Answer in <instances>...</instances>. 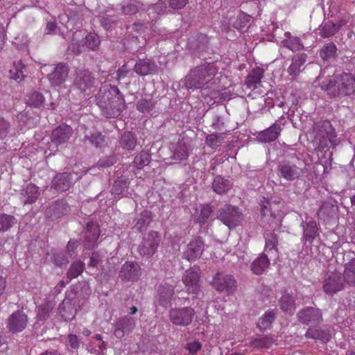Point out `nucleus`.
<instances>
[{
	"instance_id": "nucleus-1",
	"label": "nucleus",
	"mask_w": 355,
	"mask_h": 355,
	"mask_svg": "<svg viewBox=\"0 0 355 355\" xmlns=\"http://www.w3.org/2000/svg\"><path fill=\"white\" fill-rule=\"evenodd\" d=\"M96 101L107 118L118 117L126 108L124 97L119 88L110 85L100 87L96 96Z\"/></svg>"
},
{
	"instance_id": "nucleus-2",
	"label": "nucleus",
	"mask_w": 355,
	"mask_h": 355,
	"mask_svg": "<svg viewBox=\"0 0 355 355\" xmlns=\"http://www.w3.org/2000/svg\"><path fill=\"white\" fill-rule=\"evenodd\" d=\"M321 89L332 98L344 97L355 93V78L347 73L325 78L320 84Z\"/></svg>"
},
{
	"instance_id": "nucleus-3",
	"label": "nucleus",
	"mask_w": 355,
	"mask_h": 355,
	"mask_svg": "<svg viewBox=\"0 0 355 355\" xmlns=\"http://www.w3.org/2000/svg\"><path fill=\"white\" fill-rule=\"evenodd\" d=\"M217 69L214 63L205 62L191 69L184 77V86L187 89H201L215 76Z\"/></svg>"
},
{
	"instance_id": "nucleus-4",
	"label": "nucleus",
	"mask_w": 355,
	"mask_h": 355,
	"mask_svg": "<svg viewBox=\"0 0 355 355\" xmlns=\"http://www.w3.org/2000/svg\"><path fill=\"white\" fill-rule=\"evenodd\" d=\"M304 165L303 161L297 157L282 160L277 166V175L288 181H295L304 175L306 168Z\"/></svg>"
},
{
	"instance_id": "nucleus-5",
	"label": "nucleus",
	"mask_w": 355,
	"mask_h": 355,
	"mask_svg": "<svg viewBox=\"0 0 355 355\" xmlns=\"http://www.w3.org/2000/svg\"><path fill=\"white\" fill-rule=\"evenodd\" d=\"M98 80L89 69H78L74 74L73 86L84 96H89L96 87Z\"/></svg>"
},
{
	"instance_id": "nucleus-6",
	"label": "nucleus",
	"mask_w": 355,
	"mask_h": 355,
	"mask_svg": "<svg viewBox=\"0 0 355 355\" xmlns=\"http://www.w3.org/2000/svg\"><path fill=\"white\" fill-rule=\"evenodd\" d=\"M315 140L319 144H322L328 140L332 146L335 147L339 144L335 129L329 121H322L315 123L313 126Z\"/></svg>"
},
{
	"instance_id": "nucleus-7",
	"label": "nucleus",
	"mask_w": 355,
	"mask_h": 355,
	"mask_svg": "<svg viewBox=\"0 0 355 355\" xmlns=\"http://www.w3.org/2000/svg\"><path fill=\"white\" fill-rule=\"evenodd\" d=\"M195 315L191 307L173 308L169 311V320L176 326H187L190 324Z\"/></svg>"
},
{
	"instance_id": "nucleus-8",
	"label": "nucleus",
	"mask_w": 355,
	"mask_h": 355,
	"mask_svg": "<svg viewBox=\"0 0 355 355\" xmlns=\"http://www.w3.org/2000/svg\"><path fill=\"white\" fill-rule=\"evenodd\" d=\"M345 284L340 273L333 272L327 273L323 281V291L329 295H333L344 289Z\"/></svg>"
},
{
	"instance_id": "nucleus-9",
	"label": "nucleus",
	"mask_w": 355,
	"mask_h": 355,
	"mask_svg": "<svg viewBox=\"0 0 355 355\" xmlns=\"http://www.w3.org/2000/svg\"><path fill=\"white\" fill-rule=\"evenodd\" d=\"M211 284L217 291L225 292L228 295L236 287V282L232 275L220 272L216 274Z\"/></svg>"
},
{
	"instance_id": "nucleus-10",
	"label": "nucleus",
	"mask_w": 355,
	"mask_h": 355,
	"mask_svg": "<svg viewBox=\"0 0 355 355\" xmlns=\"http://www.w3.org/2000/svg\"><path fill=\"white\" fill-rule=\"evenodd\" d=\"M283 203L279 200H269L263 198L261 201V213L263 216H270L267 220L277 219L280 220L282 216Z\"/></svg>"
},
{
	"instance_id": "nucleus-11",
	"label": "nucleus",
	"mask_w": 355,
	"mask_h": 355,
	"mask_svg": "<svg viewBox=\"0 0 355 355\" xmlns=\"http://www.w3.org/2000/svg\"><path fill=\"white\" fill-rule=\"evenodd\" d=\"M217 218L222 222H240L243 215L238 207L225 205L218 210Z\"/></svg>"
},
{
	"instance_id": "nucleus-12",
	"label": "nucleus",
	"mask_w": 355,
	"mask_h": 355,
	"mask_svg": "<svg viewBox=\"0 0 355 355\" xmlns=\"http://www.w3.org/2000/svg\"><path fill=\"white\" fill-rule=\"evenodd\" d=\"M135 324V319L128 315L118 318L114 323V335L117 338H122L133 331Z\"/></svg>"
},
{
	"instance_id": "nucleus-13",
	"label": "nucleus",
	"mask_w": 355,
	"mask_h": 355,
	"mask_svg": "<svg viewBox=\"0 0 355 355\" xmlns=\"http://www.w3.org/2000/svg\"><path fill=\"white\" fill-rule=\"evenodd\" d=\"M160 239L157 232H150L139 247L141 255L150 257L155 253L159 244Z\"/></svg>"
},
{
	"instance_id": "nucleus-14",
	"label": "nucleus",
	"mask_w": 355,
	"mask_h": 355,
	"mask_svg": "<svg viewBox=\"0 0 355 355\" xmlns=\"http://www.w3.org/2000/svg\"><path fill=\"white\" fill-rule=\"evenodd\" d=\"M204 246V241L202 239L194 238L187 244L183 252V258L189 261L199 259L205 250Z\"/></svg>"
},
{
	"instance_id": "nucleus-15",
	"label": "nucleus",
	"mask_w": 355,
	"mask_h": 355,
	"mask_svg": "<svg viewBox=\"0 0 355 355\" xmlns=\"http://www.w3.org/2000/svg\"><path fill=\"white\" fill-rule=\"evenodd\" d=\"M297 316L299 321L305 324H318L322 320L320 310L315 307L304 308L297 313Z\"/></svg>"
},
{
	"instance_id": "nucleus-16",
	"label": "nucleus",
	"mask_w": 355,
	"mask_h": 355,
	"mask_svg": "<svg viewBox=\"0 0 355 355\" xmlns=\"http://www.w3.org/2000/svg\"><path fill=\"white\" fill-rule=\"evenodd\" d=\"M70 207L66 200L61 199L55 201L46 210L45 215L51 220H56L68 214Z\"/></svg>"
},
{
	"instance_id": "nucleus-17",
	"label": "nucleus",
	"mask_w": 355,
	"mask_h": 355,
	"mask_svg": "<svg viewBox=\"0 0 355 355\" xmlns=\"http://www.w3.org/2000/svg\"><path fill=\"white\" fill-rule=\"evenodd\" d=\"M182 282L189 294L197 295L200 289L199 284L200 274L193 269L187 270L182 276Z\"/></svg>"
},
{
	"instance_id": "nucleus-18",
	"label": "nucleus",
	"mask_w": 355,
	"mask_h": 355,
	"mask_svg": "<svg viewBox=\"0 0 355 355\" xmlns=\"http://www.w3.org/2000/svg\"><path fill=\"white\" fill-rule=\"evenodd\" d=\"M141 268L135 262H125L119 272V277L124 281L135 282L141 276Z\"/></svg>"
},
{
	"instance_id": "nucleus-19",
	"label": "nucleus",
	"mask_w": 355,
	"mask_h": 355,
	"mask_svg": "<svg viewBox=\"0 0 355 355\" xmlns=\"http://www.w3.org/2000/svg\"><path fill=\"white\" fill-rule=\"evenodd\" d=\"M69 67L67 63H58L53 71L48 74V79L52 85L58 86L62 84L68 77Z\"/></svg>"
},
{
	"instance_id": "nucleus-20",
	"label": "nucleus",
	"mask_w": 355,
	"mask_h": 355,
	"mask_svg": "<svg viewBox=\"0 0 355 355\" xmlns=\"http://www.w3.org/2000/svg\"><path fill=\"white\" fill-rule=\"evenodd\" d=\"M86 12L87 10L84 7L76 4L71 5L65 10L69 22L76 28L82 26Z\"/></svg>"
},
{
	"instance_id": "nucleus-21",
	"label": "nucleus",
	"mask_w": 355,
	"mask_h": 355,
	"mask_svg": "<svg viewBox=\"0 0 355 355\" xmlns=\"http://www.w3.org/2000/svg\"><path fill=\"white\" fill-rule=\"evenodd\" d=\"M73 184L71 175L68 173L58 174L52 180L51 187L46 188V191H51L53 189L58 192H64L69 189Z\"/></svg>"
},
{
	"instance_id": "nucleus-22",
	"label": "nucleus",
	"mask_w": 355,
	"mask_h": 355,
	"mask_svg": "<svg viewBox=\"0 0 355 355\" xmlns=\"http://www.w3.org/2000/svg\"><path fill=\"white\" fill-rule=\"evenodd\" d=\"M73 134L72 128L65 124L58 126L53 130L51 134V141L55 146L67 143Z\"/></svg>"
},
{
	"instance_id": "nucleus-23",
	"label": "nucleus",
	"mask_w": 355,
	"mask_h": 355,
	"mask_svg": "<svg viewBox=\"0 0 355 355\" xmlns=\"http://www.w3.org/2000/svg\"><path fill=\"white\" fill-rule=\"evenodd\" d=\"M281 132L280 124L275 122L269 128L258 132L257 139L261 143H270L275 141L280 135Z\"/></svg>"
},
{
	"instance_id": "nucleus-24",
	"label": "nucleus",
	"mask_w": 355,
	"mask_h": 355,
	"mask_svg": "<svg viewBox=\"0 0 355 355\" xmlns=\"http://www.w3.org/2000/svg\"><path fill=\"white\" fill-rule=\"evenodd\" d=\"M308 55L304 53H298L291 59V64L287 69L288 74L293 77L297 76L304 69Z\"/></svg>"
},
{
	"instance_id": "nucleus-25",
	"label": "nucleus",
	"mask_w": 355,
	"mask_h": 355,
	"mask_svg": "<svg viewBox=\"0 0 355 355\" xmlns=\"http://www.w3.org/2000/svg\"><path fill=\"white\" fill-rule=\"evenodd\" d=\"M27 322V316L23 312L18 311L10 316L8 327L12 332L21 331L26 327Z\"/></svg>"
},
{
	"instance_id": "nucleus-26",
	"label": "nucleus",
	"mask_w": 355,
	"mask_h": 355,
	"mask_svg": "<svg viewBox=\"0 0 355 355\" xmlns=\"http://www.w3.org/2000/svg\"><path fill=\"white\" fill-rule=\"evenodd\" d=\"M173 295L174 288L172 286L169 284L160 286L157 290V302L163 307H169L172 304Z\"/></svg>"
},
{
	"instance_id": "nucleus-27",
	"label": "nucleus",
	"mask_w": 355,
	"mask_h": 355,
	"mask_svg": "<svg viewBox=\"0 0 355 355\" xmlns=\"http://www.w3.org/2000/svg\"><path fill=\"white\" fill-rule=\"evenodd\" d=\"M85 33L81 31L74 32L68 46L69 51L74 55H80L85 52L87 50V46L85 45Z\"/></svg>"
},
{
	"instance_id": "nucleus-28",
	"label": "nucleus",
	"mask_w": 355,
	"mask_h": 355,
	"mask_svg": "<svg viewBox=\"0 0 355 355\" xmlns=\"http://www.w3.org/2000/svg\"><path fill=\"white\" fill-rule=\"evenodd\" d=\"M338 209L329 202H324L318 211V218L323 222L337 219Z\"/></svg>"
},
{
	"instance_id": "nucleus-29",
	"label": "nucleus",
	"mask_w": 355,
	"mask_h": 355,
	"mask_svg": "<svg viewBox=\"0 0 355 355\" xmlns=\"http://www.w3.org/2000/svg\"><path fill=\"white\" fill-rule=\"evenodd\" d=\"M146 44V40L143 36L134 35L133 33H128L124 39V46L130 52H136L144 47Z\"/></svg>"
},
{
	"instance_id": "nucleus-30",
	"label": "nucleus",
	"mask_w": 355,
	"mask_h": 355,
	"mask_svg": "<svg viewBox=\"0 0 355 355\" xmlns=\"http://www.w3.org/2000/svg\"><path fill=\"white\" fill-rule=\"evenodd\" d=\"M251 16L240 13L229 19V24L240 33L245 32L250 26Z\"/></svg>"
},
{
	"instance_id": "nucleus-31",
	"label": "nucleus",
	"mask_w": 355,
	"mask_h": 355,
	"mask_svg": "<svg viewBox=\"0 0 355 355\" xmlns=\"http://www.w3.org/2000/svg\"><path fill=\"white\" fill-rule=\"evenodd\" d=\"M135 71L141 76L153 74L157 71L155 63L148 59L138 60L134 67Z\"/></svg>"
},
{
	"instance_id": "nucleus-32",
	"label": "nucleus",
	"mask_w": 355,
	"mask_h": 355,
	"mask_svg": "<svg viewBox=\"0 0 355 355\" xmlns=\"http://www.w3.org/2000/svg\"><path fill=\"white\" fill-rule=\"evenodd\" d=\"M39 195L38 187L30 183L21 190V200L24 205L32 204L36 201Z\"/></svg>"
},
{
	"instance_id": "nucleus-33",
	"label": "nucleus",
	"mask_w": 355,
	"mask_h": 355,
	"mask_svg": "<svg viewBox=\"0 0 355 355\" xmlns=\"http://www.w3.org/2000/svg\"><path fill=\"white\" fill-rule=\"evenodd\" d=\"M100 229L98 223H87L85 232V247L88 249L94 247L96 241L98 239Z\"/></svg>"
},
{
	"instance_id": "nucleus-34",
	"label": "nucleus",
	"mask_w": 355,
	"mask_h": 355,
	"mask_svg": "<svg viewBox=\"0 0 355 355\" xmlns=\"http://www.w3.org/2000/svg\"><path fill=\"white\" fill-rule=\"evenodd\" d=\"M264 70L261 67L254 68L246 77L245 85L252 90L257 88V85L261 83V80L263 78Z\"/></svg>"
},
{
	"instance_id": "nucleus-35",
	"label": "nucleus",
	"mask_w": 355,
	"mask_h": 355,
	"mask_svg": "<svg viewBox=\"0 0 355 355\" xmlns=\"http://www.w3.org/2000/svg\"><path fill=\"white\" fill-rule=\"evenodd\" d=\"M342 278L345 284L355 286V258L352 257L345 263Z\"/></svg>"
},
{
	"instance_id": "nucleus-36",
	"label": "nucleus",
	"mask_w": 355,
	"mask_h": 355,
	"mask_svg": "<svg viewBox=\"0 0 355 355\" xmlns=\"http://www.w3.org/2000/svg\"><path fill=\"white\" fill-rule=\"evenodd\" d=\"M208 37L203 33H198L196 36L189 39L188 44L191 50L193 51H203L208 44Z\"/></svg>"
},
{
	"instance_id": "nucleus-37",
	"label": "nucleus",
	"mask_w": 355,
	"mask_h": 355,
	"mask_svg": "<svg viewBox=\"0 0 355 355\" xmlns=\"http://www.w3.org/2000/svg\"><path fill=\"white\" fill-rule=\"evenodd\" d=\"M270 266V261L266 254H262L251 263V270L255 275H261Z\"/></svg>"
},
{
	"instance_id": "nucleus-38",
	"label": "nucleus",
	"mask_w": 355,
	"mask_h": 355,
	"mask_svg": "<svg viewBox=\"0 0 355 355\" xmlns=\"http://www.w3.org/2000/svg\"><path fill=\"white\" fill-rule=\"evenodd\" d=\"M337 46L332 42H329L324 44L320 50V57L324 61H330L337 57Z\"/></svg>"
},
{
	"instance_id": "nucleus-39",
	"label": "nucleus",
	"mask_w": 355,
	"mask_h": 355,
	"mask_svg": "<svg viewBox=\"0 0 355 355\" xmlns=\"http://www.w3.org/2000/svg\"><path fill=\"white\" fill-rule=\"evenodd\" d=\"M286 38L282 41V45L292 51H299L304 49V45L297 37L291 36L290 33L285 34Z\"/></svg>"
},
{
	"instance_id": "nucleus-40",
	"label": "nucleus",
	"mask_w": 355,
	"mask_h": 355,
	"mask_svg": "<svg viewBox=\"0 0 355 355\" xmlns=\"http://www.w3.org/2000/svg\"><path fill=\"white\" fill-rule=\"evenodd\" d=\"M279 303L281 309L285 313L292 314L295 310V300L288 293H284L279 299Z\"/></svg>"
},
{
	"instance_id": "nucleus-41",
	"label": "nucleus",
	"mask_w": 355,
	"mask_h": 355,
	"mask_svg": "<svg viewBox=\"0 0 355 355\" xmlns=\"http://www.w3.org/2000/svg\"><path fill=\"white\" fill-rule=\"evenodd\" d=\"M120 146L125 150H133L137 144L135 135L129 131L124 132L120 139Z\"/></svg>"
},
{
	"instance_id": "nucleus-42",
	"label": "nucleus",
	"mask_w": 355,
	"mask_h": 355,
	"mask_svg": "<svg viewBox=\"0 0 355 355\" xmlns=\"http://www.w3.org/2000/svg\"><path fill=\"white\" fill-rule=\"evenodd\" d=\"M277 317L275 310L267 311L259 319L257 322V327L261 330H266L270 327L272 323Z\"/></svg>"
},
{
	"instance_id": "nucleus-43",
	"label": "nucleus",
	"mask_w": 355,
	"mask_h": 355,
	"mask_svg": "<svg viewBox=\"0 0 355 355\" xmlns=\"http://www.w3.org/2000/svg\"><path fill=\"white\" fill-rule=\"evenodd\" d=\"M85 141H88L90 144L96 148H101L105 145V139L100 132H86L84 137Z\"/></svg>"
},
{
	"instance_id": "nucleus-44",
	"label": "nucleus",
	"mask_w": 355,
	"mask_h": 355,
	"mask_svg": "<svg viewBox=\"0 0 355 355\" xmlns=\"http://www.w3.org/2000/svg\"><path fill=\"white\" fill-rule=\"evenodd\" d=\"M44 97L42 93L34 91L29 94L26 98V105L33 108H40L44 106Z\"/></svg>"
},
{
	"instance_id": "nucleus-45",
	"label": "nucleus",
	"mask_w": 355,
	"mask_h": 355,
	"mask_svg": "<svg viewBox=\"0 0 355 355\" xmlns=\"http://www.w3.org/2000/svg\"><path fill=\"white\" fill-rule=\"evenodd\" d=\"M336 33V24L330 20L324 21L319 27V35L323 38L332 37Z\"/></svg>"
},
{
	"instance_id": "nucleus-46",
	"label": "nucleus",
	"mask_w": 355,
	"mask_h": 355,
	"mask_svg": "<svg viewBox=\"0 0 355 355\" xmlns=\"http://www.w3.org/2000/svg\"><path fill=\"white\" fill-rule=\"evenodd\" d=\"M231 186L232 184L229 180L220 176H216L212 184L214 191L218 194L226 193L230 190Z\"/></svg>"
},
{
	"instance_id": "nucleus-47",
	"label": "nucleus",
	"mask_w": 355,
	"mask_h": 355,
	"mask_svg": "<svg viewBox=\"0 0 355 355\" xmlns=\"http://www.w3.org/2000/svg\"><path fill=\"white\" fill-rule=\"evenodd\" d=\"M265 249L264 252L270 253L273 250L277 252V245L278 244V239L277 234L270 232H266L265 234Z\"/></svg>"
},
{
	"instance_id": "nucleus-48",
	"label": "nucleus",
	"mask_w": 355,
	"mask_h": 355,
	"mask_svg": "<svg viewBox=\"0 0 355 355\" xmlns=\"http://www.w3.org/2000/svg\"><path fill=\"white\" fill-rule=\"evenodd\" d=\"M304 237L306 241H312L318 234L317 223H304L302 225Z\"/></svg>"
},
{
	"instance_id": "nucleus-49",
	"label": "nucleus",
	"mask_w": 355,
	"mask_h": 355,
	"mask_svg": "<svg viewBox=\"0 0 355 355\" xmlns=\"http://www.w3.org/2000/svg\"><path fill=\"white\" fill-rule=\"evenodd\" d=\"M85 45L87 46V49L91 51L97 50L101 43L99 37L93 33H85Z\"/></svg>"
},
{
	"instance_id": "nucleus-50",
	"label": "nucleus",
	"mask_w": 355,
	"mask_h": 355,
	"mask_svg": "<svg viewBox=\"0 0 355 355\" xmlns=\"http://www.w3.org/2000/svg\"><path fill=\"white\" fill-rule=\"evenodd\" d=\"M85 263L80 261H74L67 272V278L71 280L78 277L84 270Z\"/></svg>"
},
{
	"instance_id": "nucleus-51",
	"label": "nucleus",
	"mask_w": 355,
	"mask_h": 355,
	"mask_svg": "<svg viewBox=\"0 0 355 355\" xmlns=\"http://www.w3.org/2000/svg\"><path fill=\"white\" fill-rule=\"evenodd\" d=\"M150 159L151 156L150 153L142 150L135 157L133 163L137 168L141 169L150 163Z\"/></svg>"
},
{
	"instance_id": "nucleus-52",
	"label": "nucleus",
	"mask_w": 355,
	"mask_h": 355,
	"mask_svg": "<svg viewBox=\"0 0 355 355\" xmlns=\"http://www.w3.org/2000/svg\"><path fill=\"white\" fill-rule=\"evenodd\" d=\"M141 3L137 0H130L122 5L121 10L125 15H132L138 12Z\"/></svg>"
},
{
	"instance_id": "nucleus-53",
	"label": "nucleus",
	"mask_w": 355,
	"mask_h": 355,
	"mask_svg": "<svg viewBox=\"0 0 355 355\" xmlns=\"http://www.w3.org/2000/svg\"><path fill=\"white\" fill-rule=\"evenodd\" d=\"M224 133L216 134L213 133L208 135L206 137L205 142L208 146L211 148H216L220 146L224 140Z\"/></svg>"
},
{
	"instance_id": "nucleus-54",
	"label": "nucleus",
	"mask_w": 355,
	"mask_h": 355,
	"mask_svg": "<svg viewBox=\"0 0 355 355\" xmlns=\"http://www.w3.org/2000/svg\"><path fill=\"white\" fill-rule=\"evenodd\" d=\"M53 309V304L49 302H45L40 305L37 309V318L39 320H46Z\"/></svg>"
},
{
	"instance_id": "nucleus-55",
	"label": "nucleus",
	"mask_w": 355,
	"mask_h": 355,
	"mask_svg": "<svg viewBox=\"0 0 355 355\" xmlns=\"http://www.w3.org/2000/svg\"><path fill=\"white\" fill-rule=\"evenodd\" d=\"M128 188V182L123 177L118 178L114 183L112 189V193L115 196H120Z\"/></svg>"
},
{
	"instance_id": "nucleus-56",
	"label": "nucleus",
	"mask_w": 355,
	"mask_h": 355,
	"mask_svg": "<svg viewBox=\"0 0 355 355\" xmlns=\"http://www.w3.org/2000/svg\"><path fill=\"white\" fill-rule=\"evenodd\" d=\"M155 106V102L152 98L140 99L137 103V110L141 112H149Z\"/></svg>"
},
{
	"instance_id": "nucleus-57",
	"label": "nucleus",
	"mask_w": 355,
	"mask_h": 355,
	"mask_svg": "<svg viewBox=\"0 0 355 355\" xmlns=\"http://www.w3.org/2000/svg\"><path fill=\"white\" fill-rule=\"evenodd\" d=\"M117 21V16L105 13L101 19V24L105 29L109 30L116 26Z\"/></svg>"
},
{
	"instance_id": "nucleus-58",
	"label": "nucleus",
	"mask_w": 355,
	"mask_h": 355,
	"mask_svg": "<svg viewBox=\"0 0 355 355\" xmlns=\"http://www.w3.org/2000/svg\"><path fill=\"white\" fill-rule=\"evenodd\" d=\"M23 67L21 60L18 61L17 63L15 62L13 68L10 69V78L17 81H21L24 76L21 70Z\"/></svg>"
},
{
	"instance_id": "nucleus-59",
	"label": "nucleus",
	"mask_w": 355,
	"mask_h": 355,
	"mask_svg": "<svg viewBox=\"0 0 355 355\" xmlns=\"http://www.w3.org/2000/svg\"><path fill=\"white\" fill-rule=\"evenodd\" d=\"M146 28L147 27L145 24L140 21H137L132 25L126 26V29L129 31L128 33L135 32L138 34L137 35H139L140 37L141 36V35L145 32Z\"/></svg>"
},
{
	"instance_id": "nucleus-60",
	"label": "nucleus",
	"mask_w": 355,
	"mask_h": 355,
	"mask_svg": "<svg viewBox=\"0 0 355 355\" xmlns=\"http://www.w3.org/2000/svg\"><path fill=\"white\" fill-rule=\"evenodd\" d=\"M189 154V149L184 145H180L175 150V157L180 160L186 159Z\"/></svg>"
},
{
	"instance_id": "nucleus-61",
	"label": "nucleus",
	"mask_w": 355,
	"mask_h": 355,
	"mask_svg": "<svg viewBox=\"0 0 355 355\" xmlns=\"http://www.w3.org/2000/svg\"><path fill=\"white\" fill-rule=\"evenodd\" d=\"M71 306V304L66 300H64L62 304L59 306V311L60 313L62 315V318H64V320H71L74 317L73 313H71L69 315H67L64 313V310L68 308L69 309Z\"/></svg>"
},
{
	"instance_id": "nucleus-62",
	"label": "nucleus",
	"mask_w": 355,
	"mask_h": 355,
	"mask_svg": "<svg viewBox=\"0 0 355 355\" xmlns=\"http://www.w3.org/2000/svg\"><path fill=\"white\" fill-rule=\"evenodd\" d=\"M114 162L115 159L113 156H106L100 159L96 164L99 167L107 168L112 166Z\"/></svg>"
},
{
	"instance_id": "nucleus-63",
	"label": "nucleus",
	"mask_w": 355,
	"mask_h": 355,
	"mask_svg": "<svg viewBox=\"0 0 355 355\" xmlns=\"http://www.w3.org/2000/svg\"><path fill=\"white\" fill-rule=\"evenodd\" d=\"M106 343L102 341L98 347V349H96L92 344H89L87 346V350L92 354L103 355L104 354L103 352L106 349Z\"/></svg>"
},
{
	"instance_id": "nucleus-64",
	"label": "nucleus",
	"mask_w": 355,
	"mask_h": 355,
	"mask_svg": "<svg viewBox=\"0 0 355 355\" xmlns=\"http://www.w3.org/2000/svg\"><path fill=\"white\" fill-rule=\"evenodd\" d=\"M214 207L209 204L204 205L200 210V217L203 220L209 219L211 216Z\"/></svg>"
}]
</instances>
